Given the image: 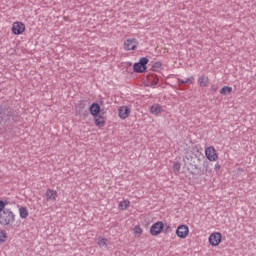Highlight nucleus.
I'll return each mask as SVG.
<instances>
[{
  "mask_svg": "<svg viewBox=\"0 0 256 256\" xmlns=\"http://www.w3.org/2000/svg\"><path fill=\"white\" fill-rule=\"evenodd\" d=\"M16 215L13 213L11 209H5L2 213H0V225L2 227H9L15 223Z\"/></svg>",
  "mask_w": 256,
  "mask_h": 256,
  "instance_id": "1",
  "label": "nucleus"
},
{
  "mask_svg": "<svg viewBox=\"0 0 256 256\" xmlns=\"http://www.w3.org/2000/svg\"><path fill=\"white\" fill-rule=\"evenodd\" d=\"M223 242V234L221 232H213L208 237V243L211 247H219Z\"/></svg>",
  "mask_w": 256,
  "mask_h": 256,
  "instance_id": "2",
  "label": "nucleus"
},
{
  "mask_svg": "<svg viewBox=\"0 0 256 256\" xmlns=\"http://www.w3.org/2000/svg\"><path fill=\"white\" fill-rule=\"evenodd\" d=\"M139 47V40L137 38H127L123 42L124 51H135Z\"/></svg>",
  "mask_w": 256,
  "mask_h": 256,
  "instance_id": "3",
  "label": "nucleus"
},
{
  "mask_svg": "<svg viewBox=\"0 0 256 256\" xmlns=\"http://www.w3.org/2000/svg\"><path fill=\"white\" fill-rule=\"evenodd\" d=\"M163 229H165L163 221H157L150 227V235H152V237H159V235L163 233Z\"/></svg>",
  "mask_w": 256,
  "mask_h": 256,
  "instance_id": "4",
  "label": "nucleus"
},
{
  "mask_svg": "<svg viewBox=\"0 0 256 256\" xmlns=\"http://www.w3.org/2000/svg\"><path fill=\"white\" fill-rule=\"evenodd\" d=\"M26 26L25 23L21 21H15L12 23L11 31L12 35H23L25 33Z\"/></svg>",
  "mask_w": 256,
  "mask_h": 256,
  "instance_id": "5",
  "label": "nucleus"
},
{
  "mask_svg": "<svg viewBox=\"0 0 256 256\" xmlns=\"http://www.w3.org/2000/svg\"><path fill=\"white\" fill-rule=\"evenodd\" d=\"M176 237L178 239H187L189 237V226L181 224L176 228Z\"/></svg>",
  "mask_w": 256,
  "mask_h": 256,
  "instance_id": "6",
  "label": "nucleus"
},
{
  "mask_svg": "<svg viewBox=\"0 0 256 256\" xmlns=\"http://www.w3.org/2000/svg\"><path fill=\"white\" fill-rule=\"evenodd\" d=\"M147 63H149V59L142 57L139 62L134 64L135 73H144L147 70Z\"/></svg>",
  "mask_w": 256,
  "mask_h": 256,
  "instance_id": "7",
  "label": "nucleus"
},
{
  "mask_svg": "<svg viewBox=\"0 0 256 256\" xmlns=\"http://www.w3.org/2000/svg\"><path fill=\"white\" fill-rule=\"evenodd\" d=\"M205 155L208 161L215 162L219 159V154H217V150L213 146H209L205 149Z\"/></svg>",
  "mask_w": 256,
  "mask_h": 256,
  "instance_id": "8",
  "label": "nucleus"
},
{
  "mask_svg": "<svg viewBox=\"0 0 256 256\" xmlns=\"http://www.w3.org/2000/svg\"><path fill=\"white\" fill-rule=\"evenodd\" d=\"M93 121H94V125H96L99 129H101L102 127H105L107 123L105 116L100 114L93 116Z\"/></svg>",
  "mask_w": 256,
  "mask_h": 256,
  "instance_id": "9",
  "label": "nucleus"
},
{
  "mask_svg": "<svg viewBox=\"0 0 256 256\" xmlns=\"http://www.w3.org/2000/svg\"><path fill=\"white\" fill-rule=\"evenodd\" d=\"M45 197L48 201H57L59 193L57 192V190L49 188L45 192Z\"/></svg>",
  "mask_w": 256,
  "mask_h": 256,
  "instance_id": "10",
  "label": "nucleus"
},
{
  "mask_svg": "<svg viewBox=\"0 0 256 256\" xmlns=\"http://www.w3.org/2000/svg\"><path fill=\"white\" fill-rule=\"evenodd\" d=\"M129 115H131V109H129L128 106H121L118 109V117H120L121 119H127Z\"/></svg>",
  "mask_w": 256,
  "mask_h": 256,
  "instance_id": "11",
  "label": "nucleus"
},
{
  "mask_svg": "<svg viewBox=\"0 0 256 256\" xmlns=\"http://www.w3.org/2000/svg\"><path fill=\"white\" fill-rule=\"evenodd\" d=\"M89 112H90V115H92V117H95L99 115V113H101V106L97 103H92L90 105Z\"/></svg>",
  "mask_w": 256,
  "mask_h": 256,
  "instance_id": "12",
  "label": "nucleus"
},
{
  "mask_svg": "<svg viewBox=\"0 0 256 256\" xmlns=\"http://www.w3.org/2000/svg\"><path fill=\"white\" fill-rule=\"evenodd\" d=\"M18 213L20 219H27V217H29V209H27V206H20L18 208Z\"/></svg>",
  "mask_w": 256,
  "mask_h": 256,
  "instance_id": "13",
  "label": "nucleus"
},
{
  "mask_svg": "<svg viewBox=\"0 0 256 256\" xmlns=\"http://www.w3.org/2000/svg\"><path fill=\"white\" fill-rule=\"evenodd\" d=\"M147 81H148V85H150V87H155V85H157V83H159V77H157V75H155V74H150L147 77Z\"/></svg>",
  "mask_w": 256,
  "mask_h": 256,
  "instance_id": "14",
  "label": "nucleus"
},
{
  "mask_svg": "<svg viewBox=\"0 0 256 256\" xmlns=\"http://www.w3.org/2000/svg\"><path fill=\"white\" fill-rule=\"evenodd\" d=\"M133 236L139 239L143 235V227L141 225H135L132 229Z\"/></svg>",
  "mask_w": 256,
  "mask_h": 256,
  "instance_id": "15",
  "label": "nucleus"
},
{
  "mask_svg": "<svg viewBox=\"0 0 256 256\" xmlns=\"http://www.w3.org/2000/svg\"><path fill=\"white\" fill-rule=\"evenodd\" d=\"M209 77L202 75L198 78V85L200 87H209Z\"/></svg>",
  "mask_w": 256,
  "mask_h": 256,
  "instance_id": "16",
  "label": "nucleus"
},
{
  "mask_svg": "<svg viewBox=\"0 0 256 256\" xmlns=\"http://www.w3.org/2000/svg\"><path fill=\"white\" fill-rule=\"evenodd\" d=\"M150 113H152V115H161L163 108L159 104H154L150 108Z\"/></svg>",
  "mask_w": 256,
  "mask_h": 256,
  "instance_id": "17",
  "label": "nucleus"
},
{
  "mask_svg": "<svg viewBox=\"0 0 256 256\" xmlns=\"http://www.w3.org/2000/svg\"><path fill=\"white\" fill-rule=\"evenodd\" d=\"M129 207H131V201L127 199L120 201L118 204V208L120 209V211H127Z\"/></svg>",
  "mask_w": 256,
  "mask_h": 256,
  "instance_id": "18",
  "label": "nucleus"
},
{
  "mask_svg": "<svg viewBox=\"0 0 256 256\" xmlns=\"http://www.w3.org/2000/svg\"><path fill=\"white\" fill-rule=\"evenodd\" d=\"M230 93H233V87L231 86H224L220 90V95H229Z\"/></svg>",
  "mask_w": 256,
  "mask_h": 256,
  "instance_id": "19",
  "label": "nucleus"
},
{
  "mask_svg": "<svg viewBox=\"0 0 256 256\" xmlns=\"http://www.w3.org/2000/svg\"><path fill=\"white\" fill-rule=\"evenodd\" d=\"M178 83L180 85H187V83L193 84L195 83V78L193 76H191L190 78H187L186 80H182L178 78Z\"/></svg>",
  "mask_w": 256,
  "mask_h": 256,
  "instance_id": "20",
  "label": "nucleus"
},
{
  "mask_svg": "<svg viewBox=\"0 0 256 256\" xmlns=\"http://www.w3.org/2000/svg\"><path fill=\"white\" fill-rule=\"evenodd\" d=\"M185 157H186V159L188 161L193 162V159H197V154H195V152H193L192 150H188L186 152V156Z\"/></svg>",
  "mask_w": 256,
  "mask_h": 256,
  "instance_id": "21",
  "label": "nucleus"
},
{
  "mask_svg": "<svg viewBox=\"0 0 256 256\" xmlns=\"http://www.w3.org/2000/svg\"><path fill=\"white\" fill-rule=\"evenodd\" d=\"M9 236L7 235V231L0 230V243H7Z\"/></svg>",
  "mask_w": 256,
  "mask_h": 256,
  "instance_id": "22",
  "label": "nucleus"
},
{
  "mask_svg": "<svg viewBox=\"0 0 256 256\" xmlns=\"http://www.w3.org/2000/svg\"><path fill=\"white\" fill-rule=\"evenodd\" d=\"M97 245L99 247H107V238L103 236L98 237Z\"/></svg>",
  "mask_w": 256,
  "mask_h": 256,
  "instance_id": "23",
  "label": "nucleus"
},
{
  "mask_svg": "<svg viewBox=\"0 0 256 256\" xmlns=\"http://www.w3.org/2000/svg\"><path fill=\"white\" fill-rule=\"evenodd\" d=\"M172 169L174 173H179V171H181V162H174Z\"/></svg>",
  "mask_w": 256,
  "mask_h": 256,
  "instance_id": "24",
  "label": "nucleus"
},
{
  "mask_svg": "<svg viewBox=\"0 0 256 256\" xmlns=\"http://www.w3.org/2000/svg\"><path fill=\"white\" fill-rule=\"evenodd\" d=\"M9 205V202L7 200H0V213H3L5 211V207Z\"/></svg>",
  "mask_w": 256,
  "mask_h": 256,
  "instance_id": "25",
  "label": "nucleus"
},
{
  "mask_svg": "<svg viewBox=\"0 0 256 256\" xmlns=\"http://www.w3.org/2000/svg\"><path fill=\"white\" fill-rule=\"evenodd\" d=\"M161 67H163V65L161 64V62H156L154 65H153V70L154 71H159L161 69Z\"/></svg>",
  "mask_w": 256,
  "mask_h": 256,
  "instance_id": "26",
  "label": "nucleus"
},
{
  "mask_svg": "<svg viewBox=\"0 0 256 256\" xmlns=\"http://www.w3.org/2000/svg\"><path fill=\"white\" fill-rule=\"evenodd\" d=\"M214 169L215 171H219L221 169V165H219V163L215 164Z\"/></svg>",
  "mask_w": 256,
  "mask_h": 256,
  "instance_id": "27",
  "label": "nucleus"
}]
</instances>
